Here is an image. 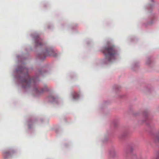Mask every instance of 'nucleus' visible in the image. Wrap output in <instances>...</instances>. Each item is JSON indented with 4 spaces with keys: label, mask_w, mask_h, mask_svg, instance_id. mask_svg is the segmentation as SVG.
<instances>
[{
    "label": "nucleus",
    "mask_w": 159,
    "mask_h": 159,
    "mask_svg": "<svg viewBox=\"0 0 159 159\" xmlns=\"http://www.w3.org/2000/svg\"><path fill=\"white\" fill-rule=\"evenodd\" d=\"M17 58L20 65L16 67L14 71V76L17 84L20 85L22 88L26 90L30 88H33V91L34 96H39L43 93L49 91V89L45 85L40 90L38 89V85L39 83V77L46 72L43 67L37 69L35 72V76L30 77L28 74L29 69L25 66L23 61L26 58L22 56H17Z\"/></svg>",
    "instance_id": "1"
},
{
    "label": "nucleus",
    "mask_w": 159,
    "mask_h": 159,
    "mask_svg": "<svg viewBox=\"0 0 159 159\" xmlns=\"http://www.w3.org/2000/svg\"><path fill=\"white\" fill-rule=\"evenodd\" d=\"M31 36L33 38L35 43V47L36 48L39 47L44 48L41 53L39 54L37 58L40 60L43 61L45 59L47 56H51L56 57L57 56L56 50L51 47H48L43 43L42 39L40 38L39 35L36 33L33 34H31Z\"/></svg>",
    "instance_id": "2"
},
{
    "label": "nucleus",
    "mask_w": 159,
    "mask_h": 159,
    "mask_svg": "<svg viewBox=\"0 0 159 159\" xmlns=\"http://www.w3.org/2000/svg\"><path fill=\"white\" fill-rule=\"evenodd\" d=\"M101 51L105 57V58L102 60V62L104 64H111L116 59L117 51L115 46L111 43L108 42L107 46L103 47Z\"/></svg>",
    "instance_id": "3"
},
{
    "label": "nucleus",
    "mask_w": 159,
    "mask_h": 159,
    "mask_svg": "<svg viewBox=\"0 0 159 159\" xmlns=\"http://www.w3.org/2000/svg\"><path fill=\"white\" fill-rule=\"evenodd\" d=\"M48 102L51 103H58V98L57 96H54L52 94L50 95L47 98Z\"/></svg>",
    "instance_id": "4"
},
{
    "label": "nucleus",
    "mask_w": 159,
    "mask_h": 159,
    "mask_svg": "<svg viewBox=\"0 0 159 159\" xmlns=\"http://www.w3.org/2000/svg\"><path fill=\"white\" fill-rule=\"evenodd\" d=\"M13 150L11 149L7 151L4 152L3 153L5 159H7L8 158L11 157V154L13 153Z\"/></svg>",
    "instance_id": "5"
},
{
    "label": "nucleus",
    "mask_w": 159,
    "mask_h": 159,
    "mask_svg": "<svg viewBox=\"0 0 159 159\" xmlns=\"http://www.w3.org/2000/svg\"><path fill=\"white\" fill-rule=\"evenodd\" d=\"M73 98L74 100H76L80 98V95L75 92H74L72 94Z\"/></svg>",
    "instance_id": "6"
},
{
    "label": "nucleus",
    "mask_w": 159,
    "mask_h": 159,
    "mask_svg": "<svg viewBox=\"0 0 159 159\" xmlns=\"http://www.w3.org/2000/svg\"><path fill=\"white\" fill-rule=\"evenodd\" d=\"M154 141L155 142H159V132L155 135L154 138Z\"/></svg>",
    "instance_id": "7"
},
{
    "label": "nucleus",
    "mask_w": 159,
    "mask_h": 159,
    "mask_svg": "<svg viewBox=\"0 0 159 159\" xmlns=\"http://www.w3.org/2000/svg\"><path fill=\"white\" fill-rule=\"evenodd\" d=\"M148 114V111H146L144 112L143 113V116H144V117H145V121L148 120L149 119H148V117L147 116Z\"/></svg>",
    "instance_id": "8"
},
{
    "label": "nucleus",
    "mask_w": 159,
    "mask_h": 159,
    "mask_svg": "<svg viewBox=\"0 0 159 159\" xmlns=\"http://www.w3.org/2000/svg\"><path fill=\"white\" fill-rule=\"evenodd\" d=\"M151 63V61L150 59V58L148 59L146 62V64L148 65L150 64Z\"/></svg>",
    "instance_id": "9"
},
{
    "label": "nucleus",
    "mask_w": 159,
    "mask_h": 159,
    "mask_svg": "<svg viewBox=\"0 0 159 159\" xmlns=\"http://www.w3.org/2000/svg\"><path fill=\"white\" fill-rule=\"evenodd\" d=\"M128 150H129L131 151V152H132L133 150V148H130Z\"/></svg>",
    "instance_id": "10"
},
{
    "label": "nucleus",
    "mask_w": 159,
    "mask_h": 159,
    "mask_svg": "<svg viewBox=\"0 0 159 159\" xmlns=\"http://www.w3.org/2000/svg\"><path fill=\"white\" fill-rule=\"evenodd\" d=\"M150 1L152 3H153L154 2V0H150Z\"/></svg>",
    "instance_id": "11"
},
{
    "label": "nucleus",
    "mask_w": 159,
    "mask_h": 159,
    "mask_svg": "<svg viewBox=\"0 0 159 159\" xmlns=\"http://www.w3.org/2000/svg\"><path fill=\"white\" fill-rule=\"evenodd\" d=\"M134 66L135 67H136V66H137V65L136 64H134Z\"/></svg>",
    "instance_id": "12"
},
{
    "label": "nucleus",
    "mask_w": 159,
    "mask_h": 159,
    "mask_svg": "<svg viewBox=\"0 0 159 159\" xmlns=\"http://www.w3.org/2000/svg\"><path fill=\"white\" fill-rule=\"evenodd\" d=\"M29 128L30 129V128H31L30 125H29Z\"/></svg>",
    "instance_id": "13"
},
{
    "label": "nucleus",
    "mask_w": 159,
    "mask_h": 159,
    "mask_svg": "<svg viewBox=\"0 0 159 159\" xmlns=\"http://www.w3.org/2000/svg\"><path fill=\"white\" fill-rule=\"evenodd\" d=\"M31 122H32V121H31V120H30V121H29L28 122L29 123Z\"/></svg>",
    "instance_id": "14"
},
{
    "label": "nucleus",
    "mask_w": 159,
    "mask_h": 159,
    "mask_svg": "<svg viewBox=\"0 0 159 159\" xmlns=\"http://www.w3.org/2000/svg\"><path fill=\"white\" fill-rule=\"evenodd\" d=\"M149 7H152V6L151 5Z\"/></svg>",
    "instance_id": "15"
},
{
    "label": "nucleus",
    "mask_w": 159,
    "mask_h": 159,
    "mask_svg": "<svg viewBox=\"0 0 159 159\" xmlns=\"http://www.w3.org/2000/svg\"><path fill=\"white\" fill-rule=\"evenodd\" d=\"M150 24H152V22H151L150 23Z\"/></svg>",
    "instance_id": "16"
},
{
    "label": "nucleus",
    "mask_w": 159,
    "mask_h": 159,
    "mask_svg": "<svg viewBox=\"0 0 159 159\" xmlns=\"http://www.w3.org/2000/svg\"><path fill=\"white\" fill-rule=\"evenodd\" d=\"M147 125H149V124H147Z\"/></svg>",
    "instance_id": "17"
}]
</instances>
